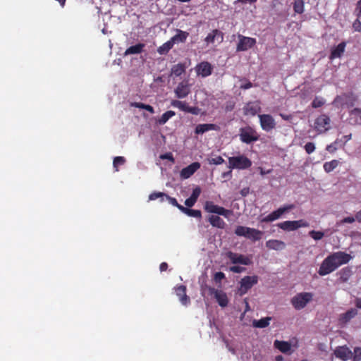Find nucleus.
I'll list each match as a JSON object with an SVG mask.
<instances>
[{
  "label": "nucleus",
  "mask_w": 361,
  "mask_h": 361,
  "mask_svg": "<svg viewBox=\"0 0 361 361\" xmlns=\"http://www.w3.org/2000/svg\"><path fill=\"white\" fill-rule=\"evenodd\" d=\"M353 257L345 252L338 251L328 255L322 262L318 274L326 276L335 271L341 265L348 264Z\"/></svg>",
  "instance_id": "f257e3e1"
},
{
  "label": "nucleus",
  "mask_w": 361,
  "mask_h": 361,
  "mask_svg": "<svg viewBox=\"0 0 361 361\" xmlns=\"http://www.w3.org/2000/svg\"><path fill=\"white\" fill-rule=\"evenodd\" d=\"M234 233L238 236H243L253 242L259 240L263 235V232L259 230L243 226H238Z\"/></svg>",
  "instance_id": "f03ea898"
},
{
  "label": "nucleus",
  "mask_w": 361,
  "mask_h": 361,
  "mask_svg": "<svg viewBox=\"0 0 361 361\" xmlns=\"http://www.w3.org/2000/svg\"><path fill=\"white\" fill-rule=\"evenodd\" d=\"M251 166L252 161L243 154L228 157L229 169L245 170Z\"/></svg>",
  "instance_id": "7ed1b4c3"
},
{
  "label": "nucleus",
  "mask_w": 361,
  "mask_h": 361,
  "mask_svg": "<svg viewBox=\"0 0 361 361\" xmlns=\"http://www.w3.org/2000/svg\"><path fill=\"white\" fill-rule=\"evenodd\" d=\"M356 98L353 94L344 93L341 95H337L333 101V105L339 108H350L353 106Z\"/></svg>",
  "instance_id": "20e7f679"
},
{
  "label": "nucleus",
  "mask_w": 361,
  "mask_h": 361,
  "mask_svg": "<svg viewBox=\"0 0 361 361\" xmlns=\"http://www.w3.org/2000/svg\"><path fill=\"white\" fill-rule=\"evenodd\" d=\"M312 299V294L311 293H300L291 299V304L295 310H300L303 309Z\"/></svg>",
  "instance_id": "39448f33"
},
{
  "label": "nucleus",
  "mask_w": 361,
  "mask_h": 361,
  "mask_svg": "<svg viewBox=\"0 0 361 361\" xmlns=\"http://www.w3.org/2000/svg\"><path fill=\"white\" fill-rule=\"evenodd\" d=\"M239 136L241 142L246 144H250L259 140V135L257 131L250 126L241 128Z\"/></svg>",
  "instance_id": "423d86ee"
},
{
  "label": "nucleus",
  "mask_w": 361,
  "mask_h": 361,
  "mask_svg": "<svg viewBox=\"0 0 361 361\" xmlns=\"http://www.w3.org/2000/svg\"><path fill=\"white\" fill-rule=\"evenodd\" d=\"M204 209L208 213L216 214L226 218H228L233 213L231 210L226 209L223 207L216 205L212 201L205 202L204 204Z\"/></svg>",
  "instance_id": "0eeeda50"
},
{
  "label": "nucleus",
  "mask_w": 361,
  "mask_h": 361,
  "mask_svg": "<svg viewBox=\"0 0 361 361\" xmlns=\"http://www.w3.org/2000/svg\"><path fill=\"white\" fill-rule=\"evenodd\" d=\"M259 278L257 276H246L240 281V288L238 293L240 295H243L251 289V288L258 283Z\"/></svg>",
  "instance_id": "6e6552de"
},
{
  "label": "nucleus",
  "mask_w": 361,
  "mask_h": 361,
  "mask_svg": "<svg viewBox=\"0 0 361 361\" xmlns=\"http://www.w3.org/2000/svg\"><path fill=\"white\" fill-rule=\"evenodd\" d=\"M277 226L286 231H293L299 228L309 226L308 222L303 219L297 221H285L277 224Z\"/></svg>",
  "instance_id": "1a4fd4ad"
},
{
  "label": "nucleus",
  "mask_w": 361,
  "mask_h": 361,
  "mask_svg": "<svg viewBox=\"0 0 361 361\" xmlns=\"http://www.w3.org/2000/svg\"><path fill=\"white\" fill-rule=\"evenodd\" d=\"M294 208L295 205L293 204H286L281 207H279L278 209L272 212L267 216L264 217L261 220V222L267 223L274 221L276 219H279L284 213L288 212Z\"/></svg>",
  "instance_id": "9d476101"
},
{
  "label": "nucleus",
  "mask_w": 361,
  "mask_h": 361,
  "mask_svg": "<svg viewBox=\"0 0 361 361\" xmlns=\"http://www.w3.org/2000/svg\"><path fill=\"white\" fill-rule=\"evenodd\" d=\"M238 42L236 46V51H245L248 49L252 48L256 44V39L250 37H245L242 35H238Z\"/></svg>",
  "instance_id": "9b49d317"
},
{
  "label": "nucleus",
  "mask_w": 361,
  "mask_h": 361,
  "mask_svg": "<svg viewBox=\"0 0 361 361\" xmlns=\"http://www.w3.org/2000/svg\"><path fill=\"white\" fill-rule=\"evenodd\" d=\"M191 92V85L188 80L180 82L174 89V94L178 99H184Z\"/></svg>",
  "instance_id": "f8f14e48"
},
{
  "label": "nucleus",
  "mask_w": 361,
  "mask_h": 361,
  "mask_svg": "<svg viewBox=\"0 0 361 361\" xmlns=\"http://www.w3.org/2000/svg\"><path fill=\"white\" fill-rule=\"evenodd\" d=\"M330 118L326 114L318 116L314 121V129L319 133H324L330 128Z\"/></svg>",
  "instance_id": "ddd939ff"
},
{
  "label": "nucleus",
  "mask_w": 361,
  "mask_h": 361,
  "mask_svg": "<svg viewBox=\"0 0 361 361\" xmlns=\"http://www.w3.org/2000/svg\"><path fill=\"white\" fill-rule=\"evenodd\" d=\"M262 129L269 132L276 128V122L274 117L270 114L258 115Z\"/></svg>",
  "instance_id": "4468645a"
},
{
  "label": "nucleus",
  "mask_w": 361,
  "mask_h": 361,
  "mask_svg": "<svg viewBox=\"0 0 361 361\" xmlns=\"http://www.w3.org/2000/svg\"><path fill=\"white\" fill-rule=\"evenodd\" d=\"M171 104L173 107H176L184 112L190 113L193 115H197L200 112L199 108L190 106L185 102H182L178 99L172 100Z\"/></svg>",
  "instance_id": "2eb2a0df"
},
{
  "label": "nucleus",
  "mask_w": 361,
  "mask_h": 361,
  "mask_svg": "<svg viewBox=\"0 0 361 361\" xmlns=\"http://www.w3.org/2000/svg\"><path fill=\"white\" fill-rule=\"evenodd\" d=\"M195 70L197 75H200L202 78H206L212 75L213 71V66L208 61H202L197 64Z\"/></svg>",
  "instance_id": "dca6fc26"
},
{
  "label": "nucleus",
  "mask_w": 361,
  "mask_h": 361,
  "mask_svg": "<svg viewBox=\"0 0 361 361\" xmlns=\"http://www.w3.org/2000/svg\"><path fill=\"white\" fill-rule=\"evenodd\" d=\"M227 257L230 259L233 264H241L243 265H250L252 264L251 259L243 255L228 252Z\"/></svg>",
  "instance_id": "f3484780"
},
{
  "label": "nucleus",
  "mask_w": 361,
  "mask_h": 361,
  "mask_svg": "<svg viewBox=\"0 0 361 361\" xmlns=\"http://www.w3.org/2000/svg\"><path fill=\"white\" fill-rule=\"evenodd\" d=\"M201 165L199 162H193L189 166L183 168L180 173V178L183 179L189 178L192 176L200 168Z\"/></svg>",
  "instance_id": "a211bd4d"
},
{
  "label": "nucleus",
  "mask_w": 361,
  "mask_h": 361,
  "mask_svg": "<svg viewBox=\"0 0 361 361\" xmlns=\"http://www.w3.org/2000/svg\"><path fill=\"white\" fill-rule=\"evenodd\" d=\"M216 40L219 43H221L224 41V33L218 29L212 30L204 39V42L207 45L213 44Z\"/></svg>",
  "instance_id": "6ab92c4d"
},
{
  "label": "nucleus",
  "mask_w": 361,
  "mask_h": 361,
  "mask_svg": "<svg viewBox=\"0 0 361 361\" xmlns=\"http://www.w3.org/2000/svg\"><path fill=\"white\" fill-rule=\"evenodd\" d=\"M176 294L179 298L180 302L183 305H187L190 303V298L186 294V286L180 285L175 288Z\"/></svg>",
  "instance_id": "aec40b11"
},
{
  "label": "nucleus",
  "mask_w": 361,
  "mask_h": 361,
  "mask_svg": "<svg viewBox=\"0 0 361 361\" xmlns=\"http://www.w3.org/2000/svg\"><path fill=\"white\" fill-rule=\"evenodd\" d=\"M261 110V107L259 104L256 102H249L243 107L244 114L245 116H255Z\"/></svg>",
  "instance_id": "412c9836"
},
{
  "label": "nucleus",
  "mask_w": 361,
  "mask_h": 361,
  "mask_svg": "<svg viewBox=\"0 0 361 361\" xmlns=\"http://www.w3.org/2000/svg\"><path fill=\"white\" fill-rule=\"evenodd\" d=\"M334 354L336 357L340 358L343 361H346L352 355V352L346 346H340L335 350Z\"/></svg>",
  "instance_id": "4be33fe9"
},
{
  "label": "nucleus",
  "mask_w": 361,
  "mask_h": 361,
  "mask_svg": "<svg viewBox=\"0 0 361 361\" xmlns=\"http://www.w3.org/2000/svg\"><path fill=\"white\" fill-rule=\"evenodd\" d=\"M212 290L214 296L218 304L222 307H226L228 303V300L226 294L222 290H215L214 288H213Z\"/></svg>",
  "instance_id": "5701e85b"
},
{
  "label": "nucleus",
  "mask_w": 361,
  "mask_h": 361,
  "mask_svg": "<svg viewBox=\"0 0 361 361\" xmlns=\"http://www.w3.org/2000/svg\"><path fill=\"white\" fill-rule=\"evenodd\" d=\"M348 122L351 125L361 124V109L355 108L350 111Z\"/></svg>",
  "instance_id": "b1692460"
},
{
  "label": "nucleus",
  "mask_w": 361,
  "mask_h": 361,
  "mask_svg": "<svg viewBox=\"0 0 361 361\" xmlns=\"http://www.w3.org/2000/svg\"><path fill=\"white\" fill-rule=\"evenodd\" d=\"M219 127L213 123L198 124L195 130V134H203L209 130H218Z\"/></svg>",
  "instance_id": "393cba45"
},
{
  "label": "nucleus",
  "mask_w": 361,
  "mask_h": 361,
  "mask_svg": "<svg viewBox=\"0 0 361 361\" xmlns=\"http://www.w3.org/2000/svg\"><path fill=\"white\" fill-rule=\"evenodd\" d=\"M357 314V310L356 308H351L339 316V322L342 324H345L353 318H354Z\"/></svg>",
  "instance_id": "a878e982"
},
{
  "label": "nucleus",
  "mask_w": 361,
  "mask_h": 361,
  "mask_svg": "<svg viewBox=\"0 0 361 361\" xmlns=\"http://www.w3.org/2000/svg\"><path fill=\"white\" fill-rule=\"evenodd\" d=\"M345 46L346 43L342 42L334 48L331 51L330 59L340 58L345 51Z\"/></svg>",
  "instance_id": "bb28decb"
},
{
  "label": "nucleus",
  "mask_w": 361,
  "mask_h": 361,
  "mask_svg": "<svg viewBox=\"0 0 361 361\" xmlns=\"http://www.w3.org/2000/svg\"><path fill=\"white\" fill-rule=\"evenodd\" d=\"M266 246L271 250H281L285 248L286 244L279 240H269L266 243Z\"/></svg>",
  "instance_id": "cd10ccee"
},
{
  "label": "nucleus",
  "mask_w": 361,
  "mask_h": 361,
  "mask_svg": "<svg viewBox=\"0 0 361 361\" xmlns=\"http://www.w3.org/2000/svg\"><path fill=\"white\" fill-rule=\"evenodd\" d=\"M189 36V33L186 31H183L181 30H177L176 34L171 38L172 42L176 43H184L188 37Z\"/></svg>",
  "instance_id": "c85d7f7f"
},
{
  "label": "nucleus",
  "mask_w": 361,
  "mask_h": 361,
  "mask_svg": "<svg viewBox=\"0 0 361 361\" xmlns=\"http://www.w3.org/2000/svg\"><path fill=\"white\" fill-rule=\"evenodd\" d=\"M274 345L283 353H288L291 348L290 343L283 341L276 340L274 343Z\"/></svg>",
  "instance_id": "c756f323"
},
{
  "label": "nucleus",
  "mask_w": 361,
  "mask_h": 361,
  "mask_svg": "<svg viewBox=\"0 0 361 361\" xmlns=\"http://www.w3.org/2000/svg\"><path fill=\"white\" fill-rule=\"evenodd\" d=\"M208 221L210 223V224L214 226L219 228H224L225 226V222L224 221L220 218L219 216L216 215H211L208 218Z\"/></svg>",
  "instance_id": "7c9ffc66"
},
{
  "label": "nucleus",
  "mask_w": 361,
  "mask_h": 361,
  "mask_svg": "<svg viewBox=\"0 0 361 361\" xmlns=\"http://www.w3.org/2000/svg\"><path fill=\"white\" fill-rule=\"evenodd\" d=\"M145 46V44L142 43H138L134 46H130L126 50L124 54L127 56L140 54L143 51Z\"/></svg>",
  "instance_id": "2f4dec72"
},
{
  "label": "nucleus",
  "mask_w": 361,
  "mask_h": 361,
  "mask_svg": "<svg viewBox=\"0 0 361 361\" xmlns=\"http://www.w3.org/2000/svg\"><path fill=\"white\" fill-rule=\"evenodd\" d=\"M271 320V317H267L262 318L259 320H253L252 322V326L255 328H266L269 325L270 321Z\"/></svg>",
  "instance_id": "473e14b6"
},
{
  "label": "nucleus",
  "mask_w": 361,
  "mask_h": 361,
  "mask_svg": "<svg viewBox=\"0 0 361 361\" xmlns=\"http://www.w3.org/2000/svg\"><path fill=\"white\" fill-rule=\"evenodd\" d=\"M352 274H353V271L350 267H346L342 269L339 272L340 281L342 283L347 282L349 280L350 277L351 276Z\"/></svg>",
  "instance_id": "72a5a7b5"
},
{
  "label": "nucleus",
  "mask_w": 361,
  "mask_h": 361,
  "mask_svg": "<svg viewBox=\"0 0 361 361\" xmlns=\"http://www.w3.org/2000/svg\"><path fill=\"white\" fill-rule=\"evenodd\" d=\"M186 69V66L185 63H179L176 65H173L171 68V75H173L176 77L181 75L185 73Z\"/></svg>",
  "instance_id": "f704fd0d"
},
{
  "label": "nucleus",
  "mask_w": 361,
  "mask_h": 361,
  "mask_svg": "<svg viewBox=\"0 0 361 361\" xmlns=\"http://www.w3.org/2000/svg\"><path fill=\"white\" fill-rule=\"evenodd\" d=\"M181 207L180 211L183 213L185 214L186 215L191 216V217L201 219L202 213H201L200 210L192 209L187 208L185 207Z\"/></svg>",
  "instance_id": "c9c22d12"
},
{
  "label": "nucleus",
  "mask_w": 361,
  "mask_h": 361,
  "mask_svg": "<svg viewBox=\"0 0 361 361\" xmlns=\"http://www.w3.org/2000/svg\"><path fill=\"white\" fill-rule=\"evenodd\" d=\"M293 8L295 13L302 14L305 11V1L304 0H294L292 3Z\"/></svg>",
  "instance_id": "e433bc0d"
},
{
  "label": "nucleus",
  "mask_w": 361,
  "mask_h": 361,
  "mask_svg": "<svg viewBox=\"0 0 361 361\" xmlns=\"http://www.w3.org/2000/svg\"><path fill=\"white\" fill-rule=\"evenodd\" d=\"M130 105V106H133V107L145 109L151 114L154 113V109L153 106H152L151 105H149V104H145L144 103L134 102H131Z\"/></svg>",
  "instance_id": "4c0bfd02"
},
{
  "label": "nucleus",
  "mask_w": 361,
  "mask_h": 361,
  "mask_svg": "<svg viewBox=\"0 0 361 361\" xmlns=\"http://www.w3.org/2000/svg\"><path fill=\"white\" fill-rule=\"evenodd\" d=\"M339 164V161L336 159L327 161L324 164V169L326 173L334 171Z\"/></svg>",
  "instance_id": "58836bf2"
},
{
  "label": "nucleus",
  "mask_w": 361,
  "mask_h": 361,
  "mask_svg": "<svg viewBox=\"0 0 361 361\" xmlns=\"http://www.w3.org/2000/svg\"><path fill=\"white\" fill-rule=\"evenodd\" d=\"M175 112L173 111H167L164 113L161 116L158 120V123L159 125L165 124L171 117L175 116Z\"/></svg>",
  "instance_id": "ea45409f"
},
{
  "label": "nucleus",
  "mask_w": 361,
  "mask_h": 361,
  "mask_svg": "<svg viewBox=\"0 0 361 361\" xmlns=\"http://www.w3.org/2000/svg\"><path fill=\"white\" fill-rule=\"evenodd\" d=\"M174 43L170 39L164 44H163L158 49V51L161 54H166L170 49L173 48Z\"/></svg>",
  "instance_id": "a19ab883"
},
{
  "label": "nucleus",
  "mask_w": 361,
  "mask_h": 361,
  "mask_svg": "<svg viewBox=\"0 0 361 361\" xmlns=\"http://www.w3.org/2000/svg\"><path fill=\"white\" fill-rule=\"evenodd\" d=\"M165 197H166V194L162 192H154L151 193L149 196V200H156L159 198L160 202H163L165 201Z\"/></svg>",
  "instance_id": "79ce46f5"
},
{
  "label": "nucleus",
  "mask_w": 361,
  "mask_h": 361,
  "mask_svg": "<svg viewBox=\"0 0 361 361\" xmlns=\"http://www.w3.org/2000/svg\"><path fill=\"white\" fill-rule=\"evenodd\" d=\"M126 162V159L123 157H116L114 159L113 166L116 171H118V166L123 165Z\"/></svg>",
  "instance_id": "37998d69"
},
{
  "label": "nucleus",
  "mask_w": 361,
  "mask_h": 361,
  "mask_svg": "<svg viewBox=\"0 0 361 361\" xmlns=\"http://www.w3.org/2000/svg\"><path fill=\"white\" fill-rule=\"evenodd\" d=\"M325 104V99L320 97H316L312 102V106L313 108H319Z\"/></svg>",
  "instance_id": "c03bdc74"
},
{
  "label": "nucleus",
  "mask_w": 361,
  "mask_h": 361,
  "mask_svg": "<svg viewBox=\"0 0 361 361\" xmlns=\"http://www.w3.org/2000/svg\"><path fill=\"white\" fill-rule=\"evenodd\" d=\"M309 235L314 240H321L324 237V233L322 231H317L312 230L309 232Z\"/></svg>",
  "instance_id": "a18cd8bd"
},
{
  "label": "nucleus",
  "mask_w": 361,
  "mask_h": 361,
  "mask_svg": "<svg viewBox=\"0 0 361 361\" xmlns=\"http://www.w3.org/2000/svg\"><path fill=\"white\" fill-rule=\"evenodd\" d=\"M168 201L169 204H172L174 207H176L180 211V207H183V205L178 204L176 199L174 197H171L166 194V197H165V201Z\"/></svg>",
  "instance_id": "49530a36"
},
{
  "label": "nucleus",
  "mask_w": 361,
  "mask_h": 361,
  "mask_svg": "<svg viewBox=\"0 0 361 361\" xmlns=\"http://www.w3.org/2000/svg\"><path fill=\"white\" fill-rule=\"evenodd\" d=\"M224 161H225L224 159L221 156H218L216 157L212 158V159H209V163L210 164H215V165L222 164L223 163H224Z\"/></svg>",
  "instance_id": "de8ad7c7"
},
{
  "label": "nucleus",
  "mask_w": 361,
  "mask_h": 361,
  "mask_svg": "<svg viewBox=\"0 0 361 361\" xmlns=\"http://www.w3.org/2000/svg\"><path fill=\"white\" fill-rule=\"evenodd\" d=\"M353 361H360L361 360V348L356 347L354 348Z\"/></svg>",
  "instance_id": "09e8293b"
},
{
  "label": "nucleus",
  "mask_w": 361,
  "mask_h": 361,
  "mask_svg": "<svg viewBox=\"0 0 361 361\" xmlns=\"http://www.w3.org/2000/svg\"><path fill=\"white\" fill-rule=\"evenodd\" d=\"M305 152L310 154L315 150V145L313 142H309L304 147Z\"/></svg>",
  "instance_id": "8fccbe9b"
},
{
  "label": "nucleus",
  "mask_w": 361,
  "mask_h": 361,
  "mask_svg": "<svg viewBox=\"0 0 361 361\" xmlns=\"http://www.w3.org/2000/svg\"><path fill=\"white\" fill-rule=\"evenodd\" d=\"M201 193V188L199 186L195 188L192 190V192L190 195V197L194 199L195 201L197 200L200 195Z\"/></svg>",
  "instance_id": "3c124183"
},
{
  "label": "nucleus",
  "mask_w": 361,
  "mask_h": 361,
  "mask_svg": "<svg viewBox=\"0 0 361 361\" xmlns=\"http://www.w3.org/2000/svg\"><path fill=\"white\" fill-rule=\"evenodd\" d=\"M361 18H358L357 17V19L353 22V29L355 32H361Z\"/></svg>",
  "instance_id": "603ef678"
},
{
  "label": "nucleus",
  "mask_w": 361,
  "mask_h": 361,
  "mask_svg": "<svg viewBox=\"0 0 361 361\" xmlns=\"http://www.w3.org/2000/svg\"><path fill=\"white\" fill-rule=\"evenodd\" d=\"M159 157L162 160L167 159V160L171 161L172 163H174V161H175L173 154L171 152H167V153L161 154Z\"/></svg>",
  "instance_id": "864d4df0"
},
{
  "label": "nucleus",
  "mask_w": 361,
  "mask_h": 361,
  "mask_svg": "<svg viewBox=\"0 0 361 361\" xmlns=\"http://www.w3.org/2000/svg\"><path fill=\"white\" fill-rule=\"evenodd\" d=\"M338 143V140H336L334 142L326 146V149L330 153H334L336 151L337 147L336 145Z\"/></svg>",
  "instance_id": "5fc2aeb1"
},
{
  "label": "nucleus",
  "mask_w": 361,
  "mask_h": 361,
  "mask_svg": "<svg viewBox=\"0 0 361 361\" xmlns=\"http://www.w3.org/2000/svg\"><path fill=\"white\" fill-rule=\"evenodd\" d=\"M356 220V218L355 216L353 217V216H347V217H345L343 218L340 224H352V223H354Z\"/></svg>",
  "instance_id": "6e6d98bb"
},
{
  "label": "nucleus",
  "mask_w": 361,
  "mask_h": 361,
  "mask_svg": "<svg viewBox=\"0 0 361 361\" xmlns=\"http://www.w3.org/2000/svg\"><path fill=\"white\" fill-rule=\"evenodd\" d=\"M355 12L356 16L361 18V0L357 2Z\"/></svg>",
  "instance_id": "4d7b16f0"
},
{
  "label": "nucleus",
  "mask_w": 361,
  "mask_h": 361,
  "mask_svg": "<svg viewBox=\"0 0 361 361\" xmlns=\"http://www.w3.org/2000/svg\"><path fill=\"white\" fill-rule=\"evenodd\" d=\"M230 270L233 273H241L245 270V268L240 266H233L230 267Z\"/></svg>",
  "instance_id": "13d9d810"
},
{
  "label": "nucleus",
  "mask_w": 361,
  "mask_h": 361,
  "mask_svg": "<svg viewBox=\"0 0 361 361\" xmlns=\"http://www.w3.org/2000/svg\"><path fill=\"white\" fill-rule=\"evenodd\" d=\"M225 279V274L224 273L221 272V271H219V272H216L215 274H214V280L218 282V281H221L222 279Z\"/></svg>",
  "instance_id": "bf43d9fd"
},
{
  "label": "nucleus",
  "mask_w": 361,
  "mask_h": 361,
  "mask_svg": "<svg viewBox=\"0 0 361 361\" xmlns=\"http://www.w3.org/2000/svg\"><path fill=\"white\" fill-rule=\"evenodd\" d=\"M197 201H195L194 199L191 198L190 197L187 198L185 201V204L188 207H192L195 203H196Z\"/></svg>",
  "instance_id": "052dcab7"
},
{
  "label": "nucleus",
  "mask_w": 361,
  "mask_h": 361,
  "mask_svg": "<svg viewBox=\"0 0 361 361\" xmlns=\"http://www.w3.org/2000/svg\"><path fill=\"white\" fill-rule=\"evenodd\" d=\"M221 177L225 179H231L232 177V169H230L228 171L224 172L221 174Z\"/></svg>",
  "instance_id": "680f3d73"
},
{
  "label": "nucleus",
  "mask_w": 361,
  "mask_h": 361,
  "mask_svg": "<svg viewBox=\"0 0 361 361\" xmlns=\"http://www.w3.org/2000/svg\"><path fill=\"white\" fill-rule=\"evenodd\" d=\"M279 116L283 119L284 121H290L293 118V116L291 114H280Z\"/></svg>",
  "instance_id": "e2e57ef3"
},
{
  "label": "nucleus",
  "mask_w": 361,
  "mask_h": 361,
  "mask_svg": "<svg viewBox=\"0 0 361 361\" xmlns=\"http://www.w3.org/2000/svg\"><path fill=\"white\" fill-rule=\"evenodd\" d=\"M252 87V84L251 82H247L245 84H243L240 86V88L244 90L250 89Z\"/></svg>",
  "instance_id": "0e129e2a"
},
{
  "label": "nucleus",
  "mask_w": 361,
  "mask_h": 361,
  "mask_svg": "<svg viewBox=\"0 0 361 361\" xmlns=\"http://www.w3.org/2000/svg\"><path fill=\"white\" fill-rule=\"evenodd\" d=\"M168 269V264L166 262L161 263L159 266V269L161 271H165Z\"/></svg>",
  "instance_id": "69168bd1"
},
{
  "label": "nucleus",
  "mask_w": 361,
  "mask_h": 361,
  "mask_svg": "<svg viewBox=\"0 0 361 361\" xmlns=\"http://www.w3.org/2000/svg\"><path fill=\"white\" fill-rule=\"evenodd\" d=\"M308 92H309L308 90L302 89V90H301V92H300V97L302 99H305V98H306V96H307L306 93H308Z\"/></svg>",
  "instance_id": "338daca9"
},
{
  "label": "nucleus",
  "mask_w": 361,
  "mask_h": 361,
  "mask_svg": "<svg viewBox=\"0 0 361 361\" xmlns=\"http://www.w3.org/2000/svg\"><path fill=\"white\" fill-rule=\"evenodd\" d=\"M355 218L359 223H361V210L355 214Z\"/></svg>",
  "instance_id": "774afa93"
}]
</instances>
